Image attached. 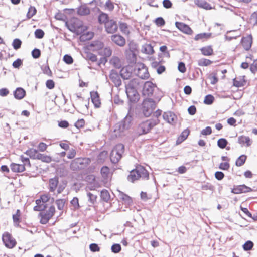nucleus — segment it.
I'll return each mask as SVG.
<instances>
[{
    "label": "nucleus",
    "instance_id": "obj_60",
    "mask_svg": "<svg viewBox=\"0 0 257 257\" xmlns=\"http://www.w3.org/2000/svg\"><path fill=\"white\" fill-rule=\"evenodd\" d=\"M119 28L121 32L126 34L128 33L127 25L125 23H121L119 25Z\"/></svg>",
    "mask_w": 257,
    "mask_h": 257
},
{
    "label": "nucleus",
    "instance_id": "obj_14",
    "mask_svg": "<svg viewBox=\"0 0 257 257\" xmlns=\"http://www.w3.org/2000/svg\"><path fill=\"white\" fill-rule=\"evenodd\" d=\"M105 27L106 31L108 33H115L118 28L116 22L113 20H110L105 23Z\"/></svg>",
    "mask_w": 257,
    "mask_h": 257
},
{
    "label": "nucleus",
    "instance_id": "obj_4",
    "mask_svg": "<svg viewBox=\"0 0 257 257\" xmlns=\"http://www.w3.org/2000/svg\"><path fill=\"white\" fill-rule=\"evenodd\" d=\"M91 160L88 158H77L73 160L70 165V168L77 171L85 168L90 163Z\"/></svg>",
    "mask_w": 257,
    "mask_h": 257
},
{
    "label": "nucleus",
    "instance_id": "obj_44",
    "mask_svg": "<svg viewBox=\"0 0 257 257\" xmlns=\"http://www.w3.org/2000/svg\"><path fill=\"white\" fill-rule=\"evenodd\" d=\"M208 78L210 79V83L212 85L215 84L218 81L217 73L215 72L210 74L208 76Z\"/></svg>",
    "mask_w": 257,
    "mask_h": 257
},
{
    "label": "nucleus",
    "instance_id": "obj_38",
    "mask_svg": "<svg viewBox=\"0 0 257 257\" xmlns=\"http://www.w3.org/2000/svg\"><path fill=\"white\" fill-rule=\"evenodd\" d=\"M109 168L106 166H103L101 169V174L103 178L105 179H107L109 175Z\"/></svg>",
    "mask_w": 257,
    "mask_h": 257
},
{
    "label": "nucleus",
    "instance_id": "obj_11",
    "mask_svg": "<svg viewBox=\"0 0 257 257\" xmlns=\"http://www.w3.org/2000/svg\"><path fill=\"white\" fill-rule=\"evenodd\" d=\"M143 81L139 79L134 78L130 80L128 83L125 82V91L136 90V87H140L143 84Z\"/></svg>",
    "mask_w": 257,
    "mask_h": 257
},
{
    "label": "nucleus",
    "instance_id": "obj_50",
    "mask_svg": "<svg viewBox=\"0 0 257 257\" xmlns=\"http://www.w3.org/2000/svg\"><path fill=\"white\" fill-rule=\"evenodd\" d=\"M35 37L38 39H42L44 36V32L40 29H37L35 30Z\"/></svg>",
    "mask_w": 257,
    "mask_h": 257
},
{
    "label": "nucleus",
    "instance_id": "obj_42",
    "mask_svg": "<svg viewBox=\"0 0 257 257\" xmlns=\"http://www.w3.org/2000/svg\"><path fill=\"white\" fill-rule=\"evenodd\" d=\"M212 63V61L209 59L206 58H202L198 61V64L201 66H206L210 65Z\"/></svg>",
    "mask_w": 257,
    "mask_h": 257
},
{
    "label": "nucleus",
    "instance_id": "obj_51",
    "mask_svg": "<svg viewBox=\"0 0 257 257\" xmlns=\"http://www.w3.org/2000/svg\"><path fill=\"white\" fill-rule=\"evenodd\" d=\"M22 41L19 39H15L13 42V47L14 49L18 50L21 47Z\"/></svg>",
    "mask_w": 257,
    "mask_h": 257
},
{
    "label": "nucleus",
    "instance_id": "obj_54",
    "mask_svg": "<svg viewBox=\"0 0 257 257\" xmlns=\"http://www.w3.org/2000/svg\"><path fill=\"white\" fill-rule=\"evenodd\" d=\"M87 196L88 197V200L90 203L93 204L96 201L97 196L91 192L87 193Z\"/></svg>",
    "mask_w": 257,
    "mask_h": 257
},
{
    "label": "nucleus",
    "instance_id": "obj_53",
    "mask_svg": "<svg viewBox=\"0 0 257 257\" xmlns=\"http://www.w3.org/2000/svg\"><path fill=\"white\" fill-rule=\"evenodd\" d=\"M121 247L119 244H114L111 246V251L112 252L117 253L121 251Z\"/></svg>",
    "mask_w": 257,
    "mask_h": 257
},
{
    "label": "nucleus",
    "instance_id": "obj_12",
    "mask_svg": "<svg viewBox=\"0 0 257 257\" xmlns=\"http://www.w3.org/2000/svg\"><path fill=\"white\" fill-rule=\"evenodd\" d=\"M252 191V189L251 188L244 184L240 185H234L231 189V192L235 194L245 193L251 192Z\"/></svg>",
    "mask_w": 257,
    "mask_h": 257
},
{
    "label": "nucleus",
    "instance_id": "obj_16",
    "mask_svg": "<svg viewBox=\"0 0 257 257\" xmlns=\"http://www.w3.org/2000/svg\"><path fill=\"white\" fill-rule=\"evenodd\" d=\"M136 74L142 79H147L149 77L148 69L144 65H141V67L138 68Z\"/></svg>",
    "mask_w": 257,
    "mask_h": 257
},
{
    "label": "nucleus",
    "instance_id": "obj_31",
    "mask_svg": "<svg viewBox=\"0 0 257 257\" xmlns=\"http://www.w3.org/2000/svg\"><path fill=\"white\" fill-rule=\"evenodd\" d=\"M202 54L205 56H210L213 54V50L211 46L203 47L200 49Z\"/></svg>",
    "mask_w": 257,
    "mask_h": 257
},
{
    "label": "nucleus",
    "instance_id": "obj_56",
    "mask_svg": "<svg viewBox=\"0 0 257 257\" xmlns=\"http://www.w3.org/2000/svg\"><path fill=\"white\" fill-rule=\"evenodd\" d=\"M250 22L253 25H257V13L254 12H253L250 18Z\"/></svg>",
    "mask_w": 257,
    "mask_h": 257
},
{
    "label": "nucleus",
    "instance_id": "obj_58",
    "mask_svg": "<svg viewBox=\"0 0 257 257\" xmlns=\"http://www.w3.org/2000/svg\"><path fill=\"white\" fill-rule=\"evenodd\" d=\"M32 56L35 59L39 58L41 56V51L37 48H35L32 51Z\"/></svg>",
    "mask_w": 257,
    "mask_h": 257
},
{
    "label": "nucleus",
    "instance_id": "obj_2",
    "mask_svg": "<svg viewBox=\"0 0 257 257\" xmlns=\"http://www.w3.org/2000/svg\"><path fill=\"white\" fill-rule=\"evenodd\" d=\"M132 116L131 115L130 110L125 118L120 122L117 123L114 126V132L116 137L121 136V133L125 130H128L131 124Z\"/></svg>",
    "mask_w": 257,
    "mask_h": 257
},
{
    "label": "nucleus",
    "instance_id": "obj_15",
    "mask_svg": "<svg viewBox=\"0 0 257 257\" xmlns=\"http://www.w3.org/2000/svg\"><path fill=\"white\" fill-rule=\"evenodd\" d=\"M163 117L165 121L170 124L175 123L177 119L175 114L171 111L164 112Z\"/></svg>",
    "mask_w": 257,
    "mask_h": 257
},
{
    "label": "nucleus",
    "instance_id": "obj_41",
    "mask_svg": "<svg viewBox=\"0 0 257 257\" xmlns=\"http://www.w3.org/2000/svg\"><path fill=\"white\" fill-rule=\"evenodd\" d=\"M110 63L113 64L115 68H119L121 67L120 60L117 57H113L110 60Z\"/></svg>",
    "mask_w": 257,
    "mask_h": 257
},
{
    "label": "nucleus",
    "instance_id": "obj_20",
    "mask_svg": "<svg viewBox=\"0 0 257 257\" xmlns=\"http://www.w3.org/2000/svg\"><path fill=\"white\" fill-rule=\"evenodd\" d=\"M129 101L132 103H136L139 99V94L136 90L125 91Z\"/></svg>",
    "mask_w": 257,
    "mask_h": 257
},
{
    "label": "nucleus",
    "instance_id": "obj_7",
    "mask_svg": "<svg viewBox=\"0 0 257 257\" xmlns=\"http://www.w3.org/2000/svg\"><path fill=\"white\" fill-rule=\"evenodd\" d=\"M55 212V208L53 205H51L48 210L40 212L39 214V216L41 217L40 223L42 224H47L54 215Z\"/></svg>",
    "mask_w": 257,
    "mask_h": 257
},
{
    "label": "nucleus",
    "instance_id": "obj_52",
    "mask_svg": "<svg viewBox=\"0 0 257 257\" xmlns=\"http://www.w3.org/2000/svg\"><path fill=\"white\" fill-rule=\"evenodd\" d=\"M104 6L109 11H112L114 8V4L110 0H107Z\"/></svg>",
    "mask_w": 257,
    "mask_h": 257
},
{
    "label": "nucleus",
    "instance_id": "obj_29",
    "mask_svg": "<svg viewBox=\"0 0 257 257\" xmlns=\"http://www.w3.org/2000/svg\"><path fill=\"white\" fill-rule=\"evenodd\" d=\"M141 51L146 54H152L154 52L153 46L150 44L143 45Z\"/></svg>",
    "mask_w": 257,
    "mask_h": 257
},
{
    "label": "nucleus",
    "instance_id": "obj_61",
    "mask_svg": "<svg viewBox=\"0 0 257 257\" xmlns=\"http://www.w3.org/2000/svg\"><path fill=\"white\" fill-rule=\"evenodd\" d=\"M155 23L158 26L161 27L165 25V22L162 17H158L155 20Z\"/></svg>",
    "mask_w": 257,
    "mask_h": 257
},
{
    "label": "nucleus",
    "instance_id": "obj_47",
    "mask_svg": "<svg viewBox=\"0 0 257 257\" xmlns=\"http://www.w3.org/2000/svg\"><path fill=\"white\" fill-rule=\"evenodd\" d=\"M253 246V243L250 241H247L243 245V248L245 251L250 250Z\"/></svg>",
    "mask_w": 257,
    "mask_h": 257
},
{
    "label": "nucleus",
    "instance_id": "obj_1",
    "mask_svg": "<svg viewBox=\"0 0 257 257\" xmlns=\"http://www.w3.org/2000/svg\"><path fill=\"white\" fill-rule=\"evenodd\" d=\"M149 178V174L147 170L144 167L139 165L130 172L127 179L128 181L134 182L140 178L143 180H148Z\"/></svg>",
    "mask_w": 257,
    "mask_h": 257
},
{
    "label": "nucleus",
    "instance_id": "obj_19",
    "mask_svg": "<svg viewBox=\"0 0 257 257\" xmlns=\"http://www.w3.org/2000/svg\"><path fill=\"white\" fill-rule=\"evenodd\" d=\"M111 39L113 42L120 47H123L125 44V38L120 35H112Z\"/></svg>",
    "mask_w": 257,
    "mask_h": 257
},
{
    "label": "nucleus",
    "instance_id": "obj_6",
    "mask_svg": "<svg viewBox=\"0 0 257 257\" xmlns=\"http://www.w3.org/2000/svg\"><path fill=\"white\" fill-rule=\"evenodd\" d=\"M124 152V145L122 144H117L112 149L110 153V158L112 163L114 164L118 163L122 158Z\"/></svg>",
    "mask_w": 257,
    "mask_h": 257
},
{
    "label": "nucleus",
    "instance_id": "obj_37",
    "mask_svg": "<svg viewBox=\"0 0 257 257\" xmlns=\"http://www.w3.org/2000/svg\"><path fill=\"white\" fill-rule=\"evenodd\" d=\"M36 158L38 160H40L42 162L46 163H50L52 161L51 158L50 156L45 155L39 153L37 155Z\"/></svg>",
    "mask_w": 257,
    "mask_h": 257
},
{
    "label": "nucleus",
    "instance_id": "obj_24",
    "mask_svg": "<svg viewBox=\"0 0 257 257\" xmlns=\"http://www.w3.org/2000/svg\"><path fill=\"white\" fill-rule=\"evenodd\" d=\"M11 170L14 172L20 173L25 170L24 164H19L16 163H12L10 165Z\"/></svg>",
    "mask_w": 257,
    "mask_h": 257
},
{
    "label": "nucleus",
    "instance_id": "obj_55",
    "mask_svg": "<svg viewBox=\"0 0 257 257\" xmlns=\"http://www.w3.org/2000/svg\"><path fill=\"white\" fill-rule=\"evenodd\" d=\"M63 61L67 64H71L73 62V59L70 55L66 54L63 57Z\"/></svg>",
    "mask_w": 257,
    "mask_h": 257
},
{
    "label": "nucleus",
    "instance_id": "obj_26",
    "mask_svg": "<svg viewBox=\"0 0 257 257\" xmlns=\"http://www.w3.org/2000/svg\"><path fill=\"white\" fill-rule=\"evenodd\" d=\"M26 95V91L25 90L21 88L18 87L14 91V97L18 100L23 98Z\"/></svg>",
    "mask_w": 257,
    "mask_h": 257
},
{
    "label": "nucleus",
    "instance_id": "obj_22",
    "mask_svg": "<svg viewBox=\"0 0 257 257\" xmlns=\"http://www.w3.org/2000/svg\"><path fill=\"white\" fill-rule=\"evenodd\" d=\"M91 101L95 108H99L101 105V102L99 95L97 91H92L90 92Z\"/></svg>",
    "mask_w": 257,
    "mask_h": 257
},
{
    "label": "nucleus",
    "instance_id": "obj_30",
    "mask_svg": "<svg viewBox=\"0 0 257 257\" xmlns=\"http://www.w3.org/2000/svg\"><path fill=\"white\" fill-rule=\"evenodd\" d=\"M121 77L124 80H127L132 76V73L127 70L126 68H122L120 71V74Z\"/></svg>",
    "mask_w": 257,
    "mask_h": 257
},
{
    "label": "nucleus",
    "instance_id": "obj_10",
    "mask_svg": "<svg viewBox=\"0 0 257 257\" xmlns=\"http://www.w3.org/2000/svg\"><path fill=\"white\" fill-rule=\"evenodd\" d=\"M156 86L151 81H147L144 84L142 94L145 96H151L152 95Z\"/></svg>",
    "mask_w": 257,
    "mask_h": 257
},
{
    "label": "nucleus",
    "instance_id": "obj_39",
    "mask_svg": "<svg viewBox=\"0 0 257 257\" xmlns=\"http://www.w3.org/2000/svg\"><path fill=\"white\" fill-rule=\"evenodd\" d=\"M108 20V16L107 14L101 12L98 17V21L100 24L104 23L107 22Z\"/></svg>",
    "mask_w": 257,
    "mask_h": 257
},
{
    "label": "nucleus",
    "instance_id": "obj_28",
    "mask_svg": "<svg viewBox=\"0 0 257 257\" xmlns=\"http://www.w3.org/2000/svg\"><path fill=\"white\" fill-rule=\"evenodd\" d=\"M211 35L212 34L211 33H202L198 34L195 36L194 40L196 41L201 40L204 41L209 39Z\"/></svg>",
    "mask_w": 257,
    "mask_h": 257
},
{
    "label": "nucleus",
    "instance_id": "obj_45",
    "mask_svg": "<svg viewBox=\"0 0 257 257\" xmlns=\"http://www.w3.org/2000/svg\"><path fill=\"white\" fill-rule=\"evenodd\" d=\"M228 141L224 138L219 139L217 141L218 146L221 149L225 148L226 147Z\"/></svg>",
    "mask_w": 257,
    "mask_h": 257
},
{
    "label": "nucleus",
    "instance_id": "obj_33",
    "mask_svg": "<svg viewBox=\"0 0 257 257\" xmlns=\"http://www.w3.org/2000/svg\"><path fill=\"white\" fill-rule=\"evenodd\" d=\"M90 46L94 47L93 50H102L104 47V44L99 41H94L91 44Z\"/></svg>",
    "mask_w": 257,
    "mask_h": 257
},
{
    "label": "nucleus",
    "instance_id": "obj_48",
    "mask_svg": "<svg viewBox=\"0 0 257 257\" xmlns=\"http://www.w3.org/2000/svg\"><path fill=\"white\" fill-rule=\"evenodd\" d=\"M37 10L34 7L30 6L27 14L28 18L30 19L36 13Z\"/></svg>",
    "mask_w": 257,
    "mask_h": 257
},
{
    "label": "nucleus",
    "instance_id": "obj_57",
    "mask_svg": "<svg viewBox=\"0 0 257 257\" xmlns=\"http://www.w3.org/2000/svg\"><path fill=\"white\" fill-rule=\"evenodd\" d=\"M42 69L43 72L44 74H47L49 76H52V72L51 70L50 69V68L48 65L43 66L42 67Z\"/></svg>",
    "mask_w": 257,
    "mask_h": 257
},
{
    "label": "nucleus",
    "instance_id": "obj_36",
    "mask_svg": "<svg viewBox=\"0 0 257 257\" xmlns=\"http://www.w3.org/2000/svg\"><path fill=\"white\" fill-rule=\"evenodd\" d=\"M112 50L109 47L102 49L101 52H100V54L104 58L110 57L112 55Z\"/></svg>",
    "mask_w": 257,
    "mask_h": 257
},
{
    "label": "nucleus",
    "instance_id": "obj_5",
    "mask_svg": "<svg viewBox=\"0 0 257 257\" xmlns=\"http://www.w3.org/2000/svg\"><path fill=\"white\" fill-rule=\"evenodd\" d=\"M156 102L152 98H146L142 104L141 110L143 115L147 117L150 116L156 107Z\"/></svg>",
    "mask_w": 257,
    "mask_h": 257
},
{
    "label": "nucleus",
    "instance_id": "obj_9",
    "mask_svg": "<svg viewBox=\"0 0 257 257\" xmlns=\"http://www.w3.org/2000/svg\"><path fill=\"white\" fill-rule=\"evenodd\" d=\"M2 240L6 247L8 248H13L16 244L15 239L8 232H5L3 234Z\"/></svg>",
    "mask_w": 257,
    "mask_h": 257
},
{
    "label": "nucleus",
    "instance_id": "obj_62",
    "mask_svg": "<svg viewBox=\"0 0 257 257\" xmlns=\"http://www.w3.org/2000/svg\"><path fill=\"white\" fill-rule=\"evenodd\" d=\"M90 250L92 252H98L100 251V247L97 244L91 243L89 245Z\"/></svg>",
    "mask_w": 257,
    "mask_h": 257
},
{
    "label": "nucleus",
    "instance_id": "obj_3",
    "mask_svg": "<svg viewBox=\"0 0 257 257\" xmlns=\"http://www.w3.org/2000/svg\"><path fill=\"white\" fill-rule=\"evenodd\" d=\"M158 119H150L140 123L137 127L139 135L147 134L156 125L159 123Z\"/></svg>",
    "mask_w": 257,
    "mask_h": 257
},
{
    "label": "nucleus",
    "instance_id": "obj_32",
    "mask_svg": "<svg viewBox=\"0 0 257 257\" xmlns=\"http://www.w3.org/2000/svg\"><path fill=\"white\" fill-rule=\"evenodd\" d=\"M118 192L119 194L118 196L120 199L123 201L125 203L128 204H130L131 203H132V199L130 196L120 191H118Z\"/></svg>",
    "mask_w": 257,
    "mask_h": 257
},
{
    "label": "nucleus",
    "instance_id": "obj_13",
    "mask_svg": "<svg viewBox=\"0 0 257 257\" xmlns=\"http://www.w3.org/2000/svg\"><path fill=\"white\" fill-rule=\"evenodd\" d=\"M109 78L116 87H118L121 85V80L120 75L118 73L116 70H111L109 74Z\"/></svg>",
    "mask_w": 257,
    "mask_h": 257
},
{
    "label": "nucleus",
    "instance_id": "obj_18",
    "mask_svg": "<svg viewBox=\"0 0 257 257\" xmlns=\"http://www.w3.org/2000/svg\"><path fill=\"white\" fill-rule=\"evenodd\" d=\"M175 26L179 30L184 33L191 34L193 32L190 27L184 23L176 22L175 23Z\"/></svg>",
    "mask_w": 257,
    "mask_h": 257
},
{
    "label": "nucleus",
    "instance_id": "obj_46",
    "mask_svg": "<svg viewBox=\"0 0 257 257\" xmlns=\"http://www.w3.org/2000/svg\"><path fill=\"white\" fill-rule=\"evenodd\" d=\"M214 100V97L210 94L206 95L205 97L204 103L205 104L211 105L213 103Z\"/></svg>",
    "mask_w": 257,
    "mask_h": 257
},
{
    "label": "nucleus",
    "instance_id": "obj_27",
    "mask_svg": "<svg viewBox=\"0 0 257 257\" xmlns=\"http://www.w3.org/2000/svg\"><path fill=\"white\" fill-rule=\"evenodd\" d=\"M195 4L198 7L206 10H210L212 9L211 5L205 0H196Z\"/></svg>",
    "mask_w": 257,
    "mask_h": 257
},
{
    "label": "nucleus",
    "instance_id": "obj_25",
    "mask_svg": "<svg viewBox=\"0 0 257 257\" xmlns=\"http://www.w3.org/2000/svg\"><path fill=\"white\" fill-rule=\"evenodd\" d=\"M90 10L87 5H82L77 9V14L80 16H85L90 14Z\"/></svg>",
    "mask_w": 257,
    "mask_h": 257
},
{
    "label": "nucleus",
    "instance_id": "obj_17",
    "mask_svg": "<svg viewBox=\"0 0 257 257\" xmlns=\"http://www.w3.org/2000/svg\"><path fill=\"white\" fill-rule=\"evenodd\" d=\"M237 142L241 145V147H248L251 146L252 143V141L249 137L241 135L238 137Z\"/></svg>",
    "mask_w": 257,
    "mask_h": 257
},
{
    "label": "nucleus",
    "instance_id": "obj_59",
    "mask_svg": "<svg viewBox=\"0 0 257 257\" xmlns=\"http://www.w3.org/2000/svg\"><path fill=\"white\" fill-rule=\"evenodd\" d=\"M214 188V186L210 183H206V184L202 185L201 186V189L203 190H209L211 191H213Z\"/></svg>",
    "mask_w": 257,
    "mask_h": 257
},
{
    "label": "nucleus",
    "instance_id": "obj_34",
    "mask_svg": "<svg viewBox=\"0 0 257 257\" xmlns=\"http://www.w3.org/2000/svg\"><path fill=\"white\" fill-rule=\"evenodd\" d=\"M25 154L29 156L31 159H37L36 157L39 153L36 149H30L26 151Z\"/></svg>",
    "mask_w": 257,
    "mask_h": 257
},
{
    "label": "nucleus",
    "instance_id": "obj_21",
    "mask_svg": "<svg viewBox=\"0 0 257 257\" xmlns=\"http://www.w3.org/2000/svg\"><path fill=\"white\" fill-rule=\"evenodd\" d=\"M241 44L243 48L246 50H249L251 47L252 42V38L251 35H248L246 37H243L241 39Z\"/></svg>",
    "mask_w": 257,
    "mask_h": 257
},
{
    "label": "nucleus",
    "instance_id": "obj_35",
    "mask_svg": "<svg viewBox=\"0 0 257 257\" xmlns=\"http://www.w3.org/2000/svg\"><path fill=\"white\" fill-rule=\"evenodd\" d=\"M100 197L101 199L106 202H107L110 199L109 193L106 189H103L101 191Z\"/></svg>",
    "mask_w": 257,
    "mask_h": 257
},
{
    "label": "nucleus",
    "instance_id": "obj_64",
    "mask_svg": "<svg viewBox=\"0 0 257 257\" xmlns=\"http://www.w3.org/2000/svg\"><path fill=\"white\" fill-rule=\"evenodd\" d=\"M212 133V129L210 126H207L201 131V134L203 135H209Z\"/></svg>",
    "mask_w": 257,
    "mask_h": 257
},
{
    "label": "nucleus",
    "instance_id": "obj_8",
    "mask_svg": "<svg viewBox=\"0 0 257 257\" xmlns=\"http://www.w3.org/2000/svg\"><path fill=\"white\" fill-rule=\"evenodd\" d=\"M65 25L68 29L72 32L77 31L78 29L82 26V22L79 19L75 18L66 22Z\"/></svg>",
    "mask_w": 257,
    "mask_h": 257
},
{
    "label": "nucleus",
    "instance_id": "obj_49",
    "mask_svg": "<svg viewBox=\"0 0 257 257\" xmlns=\"http://www.w3.org/2000/svg\"><path fill=\"white\" fill-rule=\"evenodd\" d=\"M127 58L131 63L134 62L136 61V55L132 50L127 52Z\"/></svg>",
    "mask_w": 257,
    "mask_h": 257
},
{
    "label": "nucleus",
    "instance_id": "obj_23",
    "mask_svg": "<svg viewBox=\"0 0 257 257\" xmlns=\"http://www.w3.org/2000/svg\"><path fill=\"white\" fill-rule=\"evenodd\" d=\"M59 178L55 176L53 178H51L49 181V190L50 192H54L58 186Z\"/></svg>",
    "mask_w": 257,
    "mask_h": 257
},
{
    "label": "nucleus",
    "instance_id": "obj_40",
    "mask_svg": "<svg viewBox=\"0 0 257 257\" xmlns=\"http://www.w3.org/2000/svg\"><path fill=\"white\" fill-rule=\"evenodd\" d=\"M246 159V156L244 155L240 156L236 160L235 165L237 166L240 167L242 166Z\"/></svg>",
    "mask_w": 257,
    "mask_h": 257
},
{
    "label": "nucleus",
    "instance_id": "obj_63",
    "mask_svg": "<svg viewBox=\"0 0 257 257\" xmlns=\"http://www.w3.org/2000/svg\"><path fill=\"white\" fill-rule=\"evenodd\" d=\"M250 70L252 73L255 74L257 71V59L254 60L253 62L250 65Z\"/></svg>",
    "mask_w": 257,
    "mask_h": 257
},
{
    "label": "nucleus",
    "instance_id": "obj_43",
    "mask_svg": "<svg viewBox=\"0 0 257 257\" xmlns=\"http://www.w3.org/2000/svg\"><path fill=\"white\" fill-rule=\"evenodd\" d=\"M55 203L57 205L58 209L62 210L64 208L65 200L64 199H59L55 201Z\"/></svg>",
    "mask_w": 257,
    "mask_h": 257
}]
</instances>
